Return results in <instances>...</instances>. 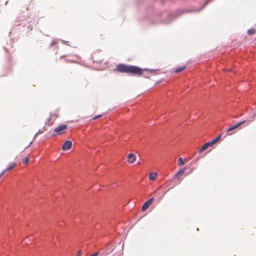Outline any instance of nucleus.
I'll return each instance as SVG.
<instances>
[{
    "instance_id": "obj_5",
    "label": "nucleus",
    "mask_w": 256,
    "mask_h": 256,
    "mask_svg": "<svg viewBox=\"0 0 256 256\" xmlns=\"http://www.w3.org/2000/svg\"><path fill=\"white\" fill-rule=\"evenodd\" d=\"M154 200V198H151L149 200H148L146 202L142 207V211H143V212L146 211L150 207V206L152 204V203Z\"/></svg>"
},
{
    "instance_id": "obj_13",
    "label": "nucleus",
    "mask_w": 256,
    "mask_h": 256,
    "mask_svg": "<svg viewBox=\"0 0 256 256\" xmlns=\"http://www.w3.org/2000/svg\"><path fill=\"white\" fill-rule=\"evenodd\" d=\"M186 66H182L180 67V68H176L174 72L176 74L180 73V72L184 71V70H185L186 69Z\"/></svg>"
},
{
    "instance_id": "obj_3",
    "label": "nucleus",
    "mask_w": 256,
    "mask_h": 256,
    "mask_svg": "<svg viewBox=\"0 0 256 256\" xmlns=\"http://www.w3.org/2000/svg\"><path fill=\"white\" fill-rule=\"evenodd\" d=\"M58 116L56 114H52L50 117L48 119L46 124L48 126H51L54 122L55 120Z\"/></svg>"
},
{
    "instance_id": "obj_14",
    "label": "nucleus",
    "mask_w": 256,
    "mask_h": 256,
    "mask_svg": "<svg viewBox=\"0 0 256 256\" xmlns=\"http://www.w3.org/2000/svg\"><path fill=\"white\" fill-rule=\"evenodd\" d=\"M178 166L184 165L185 164V162L183 160V159L180 158H179L178 160Z\"/></svg>"
},
{
    "instance_id": "obj_2",
    "label": "nucleus",
    "mask_w": 256,
    "mask_h": 256,
    "mask_svg": "<svg viewBox=\"0 0 256 256\" xmlns=\"http://www.w3.org/2000/svg\"><path fill=\"white\" fill-rule=\"evenodd\" d=\"M68 127L66 125L62 124L58 128H56L54 130V132L58 135H60L64 134L65 130L67 129Z\"/></svg>"
},
{
    "instance_id": "obj_22",
    "label": "nucleus",
    "mask_w": 256,
    "mask_h": 256,
    "mask_svg": "<svg viewBox=\"0 0 256 256\" xmlns=\"http://www.w3.org/2000/svg\"><path fill=\"white\" fill-rule=\"evenodd\" d=\"M82 255V252L80 251L78 253V256H81Z\"/></svg>"
},
{
    "instance_id": "obj_9",
    "label": "nucleus",
    "mask_w": 256,
    "mask_h": 256,
    "mask_svg": "<svg viewBox=\"0 0 256 256\" xmlns=\"http://www.w3.org/2000/svg\"><path fill=\"white\" fill-rule=\"evenodd\" d=\"M210 146H212L210 145V143L208 142L202 147V148L199 150V152H203L206 150Z\"/></svg>"
},
{
    "instance_id": "obj_21",
    "label": "nucleus",
    "mask_w": 256,
    "mask_h": 256,
    "mask_svg": "<svg viewBox=\"0 0 256 256\" xmlns=\"http://www.w3.org/2000/svg\"><path fill=\"white\" fill-rule=\"evenodd\" d=\"M32 144V142H30V144L25 148V149L28 148Z\"/></svg>"
},
{
    "instance_id": "obj_6",
    "label": "nucleus",
    "mask_w": 256,
    "mask_h": 256,
    "mask_svg": "<svg viewBox=\"0 0 256 256\" xmlns=\"http://www.w3.org/2000/svg\"><path fill=\"white\" fill-rule=\"evenodd\" d=\"M128 162L130 164H134L136 160V156L134 154H130L128 156Z\"/></svg>"
},
{
    "instance_id": "obj_20",
    "label": "nucleus",
    "mask_w": 256,
    "mask_h": 256,
    "mask_svg": "<svg viewBox=\"0 0 256 256\" xmlns=\"http://www.w3.org/2000/svg\"><path fill=\"white\" fill-rule=\"evenodd\" d=\"M172 182L170 181H168L166 182V184L168 186L170 185V183L171 182Z\"/></svg>"
},
{
    "instance_id": "obj_11",
    "label": "nucleus",
    "mask_w": 256,
    "mask_h": 256,
    "mask_svg": "<svg viewBox=\"0 0 256 256\" xmlns=\"http://www.w3.org/2000/svg\"><path fill=\"white\" fill-rule=\"evenodd\" d=\"M221 137H222V135L220 134L219 136H218L217 138H214V140H212L211 142H209L210 143V145L212 146L220 140Z\"/></svg>"
},
{
    "instance_id": "obj_17",
    "label": "nucleus",
    "mask_w": 256,
    "mask_h": 256,
    "mask_svg": "<svg viewBox=\"0 0 256 256\" xmlns=\"http://www.w3.org/2000/svg\"><path fill=\"white\" fill-rule=\"evenodd\" d=\"M44 130L46 131V128H44L42 130H40L38 131V132L36 134L35 136H36L38 134H42V133H43V132H44V131H43V130Z\"/></svg>"
},
{
    "instance_id": "obj_4",
    "label": "nucleus",
    "mask_w": 256,
    "mask_h": 256,
    "mask_svg": "<svg viewBox=\"0 0 256 256\" xmlns=\"http://www.w3.org/2000/svg\"><path fill=\"white\" fill-rule=\"evenodd\" d=\"M72 143L70 140L66 141L63 145L62 149L64 151L70 150L72 148Z\"/></svg>"
},
{
    "instance_id": "obj_16",
    "label": "nucleus",
    "mask_w": 256,
    "mask_h": 256,
    "mask_svg": "<svg viewBox=\"0 0 256 256\" xmlns=\"http://www.w3.org/2000/svg\"><path fill=\"white\" fill-rule=\"evenodd\" d=\"M30 162V158L28 156H26L25 160L23 161V163L24 164H28Z\"/></svg>"
},
{
    "instance_id": "obj_15",
    "label": "nucleus",
    "mask_w": 256,
    "mask_h": 256,
    "mask_svg": "<svg viewBox=\"0 0 256 256\" xmlns=\"http://www.w3.org/2000/svg\"><path fill=\"white\" fill-rule=\"evenodd\" d=\"M256 32V30L254 28H252V29H250L248 30V34H250V35H252V34H254Z\"/></svg>"
},
{
    "instance_id": "obj_10",
    "label": "nucleus",
    "mask_w": 256,
    "mask_h": 256,
    "mask_svg": "<svg viewBox=\"0 0 256 256\" xmlns=\"http://www.w3.org/2000/svg\"><path fill=\"white\" fill-rule=\"evenodd\" d=\"M158 177V174L156 172H152L149 174V178L150 180H156Z\"/></svg>"
},
{
    "instance_id": "obj_8",
    "label": "nucleus",
    "mask_w": 256,
    "mask_h": 256,
    "mask_svg": "<svg viewBox=\"0 0 256 256\" xmlns=\"http://www.w3.org/2000/svg\"><path fill=\"white\" fill-rule=\"evenodd\" d=\"M16 166V164L14 163L12 166H9L8 168L2 171V172L0 174V178L4 174L12 170Z\"/></svg>"
},
{
    "instance_id": "obj_7",
    "label": "nucleus",
    "mask_w": 256,
    "mask_h": 256,
    "mask_svg": "<svg viewBox=\"0 0 256 256\" xmlns=\"http://www.w3.org/2000/svg\"><path fill=\"white\" fill-rule=\"evenodd\" d=\"M246 121H243V122H240L238 123L236 125L233 126H232L231 128H228L227 130V132L228 133V132H232V131L236 129L239 126H242V124H244L246 123Z\"/></svg>"
},
{
    "instance_id": "obj_1",
    "label": "nucleus",
    "mask_w": 256,
    "mask_h": 256,
    "mask_svg": "<svg viewBox=\"0 0 256 256\" xmlns=\"http://www.w3.org/2000/svg\"><path fill=\"white\" fill-rule=\"evenodd\" d=\"M115 71L120 73H126L134 76H141L144 75V72H152V70L142 69L138 66L119 64L115 69Z\"/></svg>"
},
{
    "instance_id": "obj_12",
    "label": "nucleus",
    "mask_w": 256,
    "mask_h": 256,
    "mask_svg": "<svg viewBox=\"0 0 256 256\" xmlns=\"http://www.w3.org/2000/svg\"><path fill=\"white\" fill-rule=\"evenodd\" d=\"M186 169V168H184L180 170L176 175V177L177 178H179L180 176H182L184 174L185 172Z\"/></svg>"
},
{
    "instance_id": "obj_19",
    "label": "nucleus",
    "mask_w": 256,
    "mask_h": 256,
    "mask_svg": "<svg viewBox=\"0 0 256 256\" xmlns=\"http://www.w3.org/2000/svg\"><path fill=\"white\" fill-rule=\"evenodd\" d=\"M100 254L99 252H96L94 254H92L90 256H98Z\"/></svg>"
},
{
    "instance_id": "obj_18",
    "label": "nucleus",
    "mask_w": 256,
    "mask_h": 256,
    "mask_svg": "<svg viewBox=\"0 0 256 256\" xmlns=\"http://www.w3.org/2000/svg\"><path fill=\"white\" fill-rule=\"evenodd\" d=\"M102 116V115H100H100L96 116L95 117H94V118H93V120H97L98 118H101Z\"/></svg>"
}]
</instances>
